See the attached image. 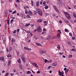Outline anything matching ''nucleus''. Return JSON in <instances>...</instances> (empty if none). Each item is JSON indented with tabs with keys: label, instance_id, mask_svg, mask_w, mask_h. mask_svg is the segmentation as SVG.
Masks as SVG:
<instances>
[{
	"label": "nucleus",
	"instance_id": "nucleus-1",
	"mask_svg": "<svg viewBox=\"0 0 76 76\" xmlns=\"http://www.w3.org/2000/svg\"><path fill=\"white\" fill-rule=\"evenodd\" d=\"M37 12L39 15H40V16H41L42 15V12L41 9L38 8H37Z\"/></svg>",
	"mask_w": 76,
	"mask_h": 76
},
{
	"label": "nucleus",
	"instance_id": "nucleus-2",
	"mask_svg": "<svg viewBox=\"0 0 76 76\" xmlns=\"http://www.w3.org/2000/svg\"><path fill=\"white\" fill-rule=\"evenodd\" d=\"M63 12L64 14L65 15L66 17H67V18H68V19H70V15L67 12L65 11H64Z\"/></svg>",
	"mask_w": 76,
	"mask_h": 76
},
{
	"label": "nucleus",
	"instance_id": "nucleus-3",
	"mask_svg": "<svg viewBox=\"0 0 76 76\" xmlns=\"http://www.w3.org/2000/svg\"><path fill=\"white\" fill-rule=\"evenodd\" d=\"M21 59L24 63H25V56H24L23 55H22L21 56Z\"/></svg>",
	"mask_w": 76,
	"mask_h": 76
},
{
	"label": "nucleus",
	"instance_id": "nucleus-4",
	"mask_svg": "<svg viewBox=\"0 0 76 76\" xmlns=\"http://www.w3.org/2000/svg\"><path fill=\"white\" fill-rule=\"evenodd\" d=\"M37 32H41V28L40 26L38 27L37 29Z\"/></svg>",
	"mask_w": 76,
	"mask_h": 76
},
{
	"label": "nucleus",
	"instance_id": "nucleus-5",
	"mask_svg": "<svg viewBox=\"0 0 76 76\" xmlns=\"http://www.w3.org/2000/svg\"><path fill=\"white\" fill-rule=\"evenodd\" d=\"M5 17H7V15H8V12L7 10H5Z\"/></svg>",
	"mask_w": 76,
	"mask_h": 76
},
{
	"label": "nucleus",
	"instance_id": "nucleus-6",
	"mask_svg": "<svg viewBox=\"0 0 76 76\" xmlns=\"http://www.w3.org/2000/svg\"><path fill=\"white\" fill-rule=\"evenodd\" d=\"M32 64L33 66H35L36 67H38V65H37V64L36 63H33Z\"/></svg>",
	"mask_w": 76,
	"mask_h": 76
},
{
	"label": "nucleus",
	"instance_id": "nucleus-7",
	"mask_svg": "<svg viewBox=\"0 0 76 76\" xmlns=\"http://www.w3.org/2000/svg\"><path fill=\"white\" fill-rule=\"evenodd\" d=\"M57 62H55L53 63L52 64V66H57Z\"/></svg>",
	"mask_w": 76,
	"mask_h": 76
},
{
	"label": "nucleus",
	"instance_id": "nucleus-8",
	"mask_svg": "<svg viewBox=\"0 0 76 76\" xmlns=\"http://www.w3.org/2000/svg\"><path fill=\"white\" fill-rule=\"evenodd\" d=\"M42 20L41 19H40L37 20V23H41V22H42Z\"/></svg>",
	"mask_w": 76,
	"mask_h": 76
},
{
	"label": "nucleus",
	"instance_id": "nucleus-9",
	"mask_svg": "<svg viewBox=\"0 0 76 76\" xmlns=\"http://www.w3.org/2000/svg\"><path fill=\"white\" fill-rule=\"evenodd\" d=\"M28 14L29 15H30V16H32V12L31 11L29 10L28 11Z\"/></svg>",
	"mask_w": 76,
	"mask_h": 76
},
{
	"label": "nucleus",
	"instance_id": "nucleus-10",
	"mask_svg": "<svg viewBox=\"0 0 76 76\" xmlns=\"http://www.w3.org/2000/svg\"><path fill=\"white\" fill-rule=\"evenodd\" d=\"M64 20L66 23L67 25L69 24V22L68 21H67L66 19H64Z\"/></svg>",
	"mask_w": 76,
	"mask_h": 76
},
{
	"label": "nucleus",
	"instance_id": "nucleus-11",
	"mask_svg": "<svg viewBox=\"0 0 76 76\" xmlns=\"http://www.w3.org/2000/svg\"><path fill=\"white\" fill-rule=\"evenodd\" d=\"M36 4L37 7H38V6H39V2L38 1H37L36 2Z\"/></svg>",
	"mask_w": 76,
	"mask_h": 76
},
{
	"label": "nucleus",
	"instance_id": "nucleus-12",
	"mask_svg": "<svg viewBox=\"0 0 76 76\" xmlns=\"http://www.w3.org/2000/svg\"><path fill=\"white\" fill-rule=\"evenodd\" d=\"M58 73H59V75L60 76H61V75L62 74V73L61 72V71H60V70H59L58 71Z\"/></svg>",
	"mask_w": 76,
	"mask_h": 76
},
{
	"label": "nucleus",
	"instance_id": "nucleus-13",
	"mask_svg": "<svg viewBox=\"0 0 76 76\" xmlns=\"http://www.w3.org/2000/svg\"><path fill=\"white\" fill-rule=\"evenodd\" d=\"M24 49H25V50H31V49H29L26 47H24Z\"/></svg>",
	"mask_w": 76,
	"mask_h": 76
},
{
	"label": "nucleus",
	"instance_id": "nucleus-14",
	"mask_svg": "<svg viewBox=\"0 0 76 76\" xmlns=\"http://www.w3.org/2000/svg\"><path fill=\"white\" fill-rule=\"evenodd\" d=\"M31 6H34V2H33L32 0H31Z\"/></svg>",
	"mask_w": 76,
	"mask_h": 76
},
{
	"label": "nucleus",
	"instance_id": "nucleus-15",
	"mask_svg": "<svg viewBox=\"0 0 76 76\" xmlns=\"http://www.w3.org/2000/svg\"><path fill=\"white\" fill-rule=\"evenodd\" d=\"M18 63L19 64L21 63V61H20V59H19L18 60Z\"/></svg>",
	"mask_w": 76,
	"mask_h": 76
},
{
	"label": "nucleus",
	"instance_id": "nucleus-16",
	"mask_svg": "<svg viewBox=\"0 0 76 76\" xmlns=\"http://www.w3.org/2000/svg\"><path fill=\"white\" fill-rule=\"evenodd\" d=\"M69 69H67L65 71V74H66L67 73V72H69Z\"/></svg>",
	"mask_w": 76,
	"mask_h": 76
},
{
	"label": "nucleus",
	"instance_id": "nucleus-17",
	"mask_svg": "<svg viewBox=\"0 0 76 76\" xmlns=\"http://www.w3.org/2000/svg\"><path fill=\"white\" fill-rule=\"evenodd\" d=\"M50 37H51V36H48V37L47 38V40H48V39H50Z\"/></svg>",
	"mask_w": 76,
	"mask_h": 76
},
{
	"label": "nucleus",
	"instance_id": "nucleus-18",
	"mask_svg": "<svg viewBox=\"0 0 76 76\" xmlns=\"http://www.w3.org/2000/svg\"><path fill=\"white\" fill-rule=\"evenodd\" d=\"M10 61H10V60H9V61H8V66H9V65H10Z\"/></svg>",
	"mask_w": 76,
	"mask_h": 76
},
{
	"label": "nucleus",
	"instance_id": "nucleus-19",
	"mask_svg": "<svg viewBox=\"0 0 76 76\" xmlns=\"http://www.w3.org/2000/svg\"><path fill=\"white\" fill-rule=\"evenodd\" d=\"M12 47H10L9 51H12Z\"/></svg>",
	"mask_w": 76,
	"mask_h": 76
},
{
	"label": "nucleus",
	"instance_id": "nucleus-20",
	"mask_svg": "<svg viewBox=\"0 0 76 76\" xmlns=\"http://www.w3.org/2000/svg\"><path fill=\"white\" fill-rule=\"evenodd\" d=\"M73 15L74 16V18H75L76 19V14H75V13H74L73 14Z\"/></svg>",
	"mask_w": 76,
	"mask_h": 76
},
{
	"label": "nucleus",
	"instance_id": "nucleus-21",
	"mask_svg": "<svg viewBox=\"0 0 76 76\" xmlns=\"http://www.w3.org/2000/svg\"><path fill=\"white\" fill-rule=\"evenodd\" d=\"M36 44L38 45V46H41V44L37 43H36Z\"/></svg>",
	"mask_w": 76,
	"mask_h": 76
},
{
	"label": "nucleus",
	"instance_id": "nucleus-22",
	"mask_svg": "<svg viewBox=\"0 0 76 76\" xmlns=\"http://www.w3.org/2000/svg\"><path fill=\"white\" fill-rule=\"evenodd\" d=\"M17 12V11L16 10L14 11L12 13V14L13 15L14 14H15Z\"/></svg>",
	"mask_w": 76,
	"mask_h": 76
},
{
	"label": "nucleus",
	"instance_id": "nucleus-23",
	"mask_svg": "<svg viewBox=\"0 0 76 76\" xmlns=\"http://www.w3.org/2000/svg\"><path fill=\"white\" fill-rule=\"evenodd\" d=\"M7 20V24L8 25H9V20Z\"/></svg>",
	"mask_w": 76,
	"mask_h": 76
},
{
	"label": "nucleus",
	"instance_id": "nucleus-24",
	"mask_svg": "<svg viewBox=\"0 0 76 76\" xmlns=\"http://www.w3.org/2000/svg\"><path fill=\"white\" fill-rule=\"evenodd\" d=\"M73 57V55H69L68 56V58H71V57Z\"/></svg>",
	"mask_w": 76,
	"mask_h": 76
},
{
	"label": "nucleus",
	"instance_id": "nucleus-25",
	"mask_svg": "<svg viewBox=\"0 0 76 76\" xmlns=\"http://www.w3.org/2000/svg\"><path fill=\"white\" fill-rule=\"evenodd\" d=\"M57 36L58 38H59L60 36V33H58Z\"/></svg>",
	"mask_w": 76,
	"mask_h": 76
},
{
	"label": "nucleus",
	"instance_id": "nucleus-26",
	"mask_svg": "<svg viewBox=\"0 0 76 76\" xmlns=\"http://www.w3.org/2000/svg\"><path fill=\"white\" fill-rule=\"evenodd\" d=\"M48 7H48V6H46L45 7V9H47Z\"/></svg>",
	"mask_w": 76,
	"mask_h": 76
},
{
	"label": "nucleus",
	"instance_id": "nucleus-27",
	"mask_svg": "<svg viewBox=\"0 0 76 76\" xmlns=\"http://www.w3.org/2000/svg\"><path fill=\"white\" fill-rule=\"evenodd\" d=\"M7 57H12V55L10 54H8L7 56Z\"/></svg>",
	"mask_w": 76,
	"mask_h": 76
},
{
	"label": "nucleus",
	"instance_id": "nucleus-28",
	"mask_svg": "<svg viewBox=\"0 0 76 76\" xmlns=\"http://www.w3.org/2000/svg\"><path fill=\"white\" fill-rule=\"evenodd\" d=\"M19 67L20 69H22V65L21 64H19Z\"/></svg>",
	"mask_w": 76,
	"mask_h": 76
},
{
	"label": "nucleus",
	"instance_id": "nucleus-29",
	"mask_svg": "<svg viewBox=\"0 0 76 76\" xmlns=\"http://www.w3.org/2000/svg\"><path fill=\"white\" fill-rule=\"evenodd\" d=\"M27 18H31V16H29V15H27L26 16Z\"/></svg>",
	"mask_w": 76,
	"mask_h": 76
},
{
	"label": "nucleus",
	"instance_id": "nucleus-30",
	"mask_svg": "<svg viewBox=\"0 0 76 76\" xmlns=\"http://www.w3.org/2000/svg\"><path fill=\"white\" fill-rule=\"evenodd\" d=\"M39 52L41 53V54H42V53H44V52H43V51L42 50H40Z\"/></svg>",
	"mask_w": 76,
	"mask_h": 76
},
{
	"label": "nucleus",
	"instance_id": "nucleus-31",
	"mask_svg": "<svg viewBox=\"0 0 76 76\" xmlns=\"http://www.w3.org/2000/svg\"><path fill=\"white\" fill-rule=\"evenodd\" d=\"M30 25V23H28L27 24H26L25 25V26H29Z\"/></svg>",
	"mask_w": 76,
	"mask_h": 76
},
{
	"label": "nucleus",
	"instance_id": "nucleus-32",
	"mask_svg": "<svg viewBox=\"0 0 76 76\" xmlns=\"http://www.w3.org/2000/svg\"><path fill=\"white\" fill-rule=\"evenodd\" d=\"M65 32H69V30H68V29H65Z\"/></svg>",
	"mask_w": 76,
	"mask_h": 76
},
{
	"label": "nucleus",
	"instance_id": "nucleus-33",
	"mask_svg": "<svg viewBox=\"0 0 76 76\" xmlns=\"http://www.w3.org/2000/svg\"><path fill=\"white\" fill-rule=\"evenodd\" d=\"M57 48L59 49V50H60V45H58L57 46Z\"/></svg>",
	"mask_w": 76,
	"mask_h": 76
},
{
	"label": "nucleus",
	"instance_id": "nucleus-34",
	"mask_svg": "<svg viewBox=\"0 0 76 76\" xmlns=\"http://www.w3.org/2000/svg\"><path fill=\"white\" fill-rule=\"evenodd\" d=\"M64 53L63 52H62V53H58V55H63V54Z\"/></svg>",
	"mask_w": 76,
	"mask_h": 76
},
{
	"label": "nucleus",
	"instance_id": "nucleus-35",
	"mask_svg": "<svg viewBox=\"0 0 76 76\" xmlns=\"http://www.w3.org/2000/svg\"><path fill=\"white\" fill-rule=\"evenodd\" d=\"M17 32L18 33V32H20V30L19 29H17Z\"/></svg>",
	"mask_w": 76,
	"mask_h": 76
},
{
	"label": "nucleus",
	"instance_id": "nucleus-36",
	"mask_svg": "<svg viewBox=\"0 0 76 76\" xmlns=\"http://www.w3.org/2000/svg\"><path fill=\"white\" fill-rule=\"evenodd\" d=\"M34 13L35 15H37V12L36 11H34Z\"/></svg>",
	"mask_w": 76,
	"mask_h": 76
},
{
	"label": "nucleus",
	"instance_id": "nucleus-37",
	"mask_svg": "<svg viewBox=\"0 0 76 76\" xmlns=\"http://www.w3.org/2000/svg\"><path fill=\"white\" fill-rule=\"evenodd\" d=\"M15 40H14V39L12 38V40H11V42H15Z\"/></svg>",
	"mask_w": 76,
	"mask_h": 76
},
{
	"label": "nucleus",
	"instance_id": "nucleus-38",
	"mask_svg": "<svg viewBox=\"0 0 76 76\" xmlns=\"http://www.w3.org/2000/svg\"><path fill=\"white\" fill-rule=\"evenodd\" d=\"M69 36H71V37H72V33H69Z\"/></svg>",
	"mask_w": 76,
	"mask_h": 76
},
{
	"label": "nucleus",
	"instance_id": "nucleus-39",
	"mask_svg": "<svg viewBox=\"0 0 76 76\" xmlns=\"http://www.w3.org/2000/svg\"><path fill=\"white\" fill-rule=\"evenodd\" d=\"M55 10H56V12H59V10H58L57 9V8Z\"/></svg>",
	"mask_w": 76,
	"mask_h": 76
},
{
	"label": "nucleus",
	"instance_id": "nucleus-40",
	"mask_svg": "<svg viewBox=\"0 0 76 76\" xmlns=\"http://www.w3.org/2000/svg\"><path fill=\"white\" fill-rule=\"evenodd\" d=\"M53 8H54V9H55V10L56 9H57V7H56V6H53Z\"/></svg>",
	"mask_w": 76,
	"mask_h": 76
},
{
	"label": "nucleus",
	"instance_id": "nucleus-41",
	"mask_svg": "<svg viewBox=\"0 0 76 76\" xmlns=\"http://www.w3.org/2000/svg\"><path fill=\"white\" fill-rule=\"evenodd\" d=\"M27 74H30V71H28L26 72Z\"/></svg>",
	"mask_w": 76,
	"mask_h": 76
},
{
	"label": "nucleus",
	"instance_id": "nucleus-42",
	"mask_svg": "<svg viewBox=\"0 0 76 76\" xmlns=\"http://www.w3.org/2000/svg\"><path fill=\"white\" fill-rule=\"evenodd\" d=\"M34 38L35 39H36V40L38 39V38L35 36H34Z\"/></svg>",
	"mask_w": 76,
	"mask_h": 76
},
{
	"label": "nucleus",
	"instance_id": "nucleus-43",
	"mask_svg": "<svg viewBox=\"0 0 76 76\" xmlns=\"http://www.w3.org/2000/svg\"><path fill=\"white\" fill-rule=\"evenodd\" d=\"M26 33H28V34H29V33H30V31H26Z\"/></svg>",
	"mask_w": 76,
	"mask_h": 76
},
{
	"label": "nucleus",
	"instance_id": "nucleus-44",
	"mask_svg": "<svg viewBox=\"0 0 76 76\" xmlns=\"http://www.w3.org/2000/svg\"><path fill=\"white\" fill-rule=\"evenodd\" d=\"M17 32L16 30H15L14 31V32H13V34H15V33H16Z\"/></svg>",
	"mask_w": 76,
	"mask_h": 76
},
{
	"label": "nucleus",
	"instance_id": "nucleus-45",
	"mask_svg": "<svg viewBox=\"0 0 76 76\" xmlns=\"http://www.w3.org/2000/svg\"><path fill=\"white\" fill-rule=\"evenodd\" d=\"M13 21V19H12L11 20L10 23H12V22Z\"/></svg>",
	"mask_w": 76,
	"mask_h": 76
},
{
	"label": "nucleus",
	"instance_id": "nucleus-46",
	"mask_svg": "<svg viewBox=\"0 0 76 76\" xmlns=\"http://www.w3.org/2000/svg\"><path fill=\"white\" fill-rule=\"evenodd\" d=\"M31 27H34V24H31Z\"/></svg>",
	"mask_w": 76,
	"mask_h": 76
},
{
	"label": "nucleus",
	"instance_id": "nucleus-47",
	"mask_svg": "<svg viewBox=\"0 0 76 76\" xmlns=\"http://www.w3.org/2000/svg\"><path fill=\"white\" fill-rule=\"evenodd\" d=\"M4 57H2V60L1 61H4Z\"/></svg>",
	"mask_w": 76,
	"mask_h": 76
},
{
	"label": "nucleus",
	"instance_id": "nucleus-48",
	"mask_svg": "<svg viewBox=\"0 0 76 76\" xmlns=\"http://www.w3.org/2000/svg\"><path fill=\"white\" fill-rule=\"evenodd\" d=\"M75 39V37H73L72 38V39L73 40H74V39Z\"/></svg>",
	"mask_w": 76,
	"mask_h": 76
},
{
	"label": "nucleus",
	"instance_id": "nucleus-49",
	"mask_svg": "<svg viewBox=\"0 0 76 76\" xmlns=\"http://www.w3.org/2000/svg\"><path fill=\"white\" fill-rule=\"evenodd\" d=\"M42 0H41V2H40V4H41V5H42Z\"/></svg>",
	"mask_w": 76,
	"mask_h": 76
},
{
	"label": "nucleus",
	"instance_id": "nucleus-50",
	"mask_svg": "<svg viewBox=\"0 0 76 76\" xmlns=\"http://www.w3.org/2000/svg\"><path fill=\"white\" fill-rule=\"evenodd\" d=\"M58 32H59V33H60V34H61V31L60 30H58Z\"/></svg>",
	"mask_w": 76,
	"mask_h": 76
},
{
	"label": "nucleus",
	"instance_id": "nucleus-51",
	"mask_svg": "<svg viewBox=\"0 0 76 76\" xmlns=\"http://www.w3.org/2000/svg\"><path fill=\"white\" fill-rule=\"evenodd\" d=\"M47 61H48L47 60L45 59V62L47 63Z\"/></svg>",
	"mask_w": 76,
	"mask_h": 76
},
{
	"label": "nucleus",
	"instance_id": "nucleus-52",
	"mask_svg": "<svg viewBox=\"0 0 76 76\" xmlns=\"http://www.w3.org/2000/svg\"><path fill=\"white\" fill-rule=\"evenodd\" d=\"M37 73H38V74L40 73V72L39 71H37Z\"/></svg>",
	"mask_w": 76,
	"mask_h": 76
},
{
	"label": "nucleus",
	"instance_id": "nucleus-53",
	"mask_svg": "<svg viewBox=\"0 0 76 76\" xmlns=\"http://www.w3.org/2000/svg\"><path fill=\"white\" fill-rule=\"evenodd\" d=\"M76 50H75V49H72V51H75Z\"/></svg>",
	"mask_w": 76,
	"mask_h": 76
},
{
	"label": "nucleus",
	"instance_id": "nucleus-54",
	"mask_svg": "<svg viewBox=\"0 0 76 76\" xmlns=\"http://www.w3.org/2000/svg\"><path fill=\"white\" fill-rule=\"evenodd\" d=\"M16 1L18 2V3H20V1L19 0H17Z\"/></svg>",
	"mask_w": 76,
	"mask_h": 76
},
{
	"label": "nucleus",
	"instance_id": "nucleus-55",
	"mask_svg": "<svg viewBox=\"0 0 76 76\" xmlns=\"http://www.w3.org/2000/svg\"><path fill=\"white\" fill-rule=\"evenodd\" d=\"M64 74V72H62V74L61 75V76H64V75H63Z\"/></svg>",
	"mask_w": 76,
	"mask_h": 76
},
{
	"label": "nucleus",
	"instance_id": "nucleus-56",
	"mask_svg": "<svg viewBox=\"0 0 76 76\" xmlns=\"http://www.w3.org/2000/svg\"><path fill=\"white\" fill-rule=\"evenodd\" d=\"M59 22L60 23H62V21H61V20H60L59 21Z\"/></svg>",
	"mask_w": 76,
	"mask_h": 76
},
{
	"label": "nucleus",
	"instance_id": "nucleus-57",
	"mask_svg": "<svg viewBox=\"0 0 76 76\" xmlns=\"http://www.w3.org/2000/svg\"><path fill=\"white\" fill-rule=\"evenodd\" d=\"M43 31H46V29L45 28H44L43 29Z\"/></svg>",
	"mask_w": 76,
	"mask_h": 76
},
{
	"label": "nucleus",
	"instance_id": "nucleus-58",
	"mask_svg": "<svg viewBox=\"0 0 76 76\" xmlns=\"http://www.w3.org/2000/svg\"><path fill=\"white\" fill-rule=\"evenodd\" d=\"M14 75H13V74L12 73H10V75L11 76H13Z\"/></svg>",
	"mask_w": 76,
	"mask_h": 76
},
{
	"label": "nucleus",
	"instance_id": "nucleus-59",
	"mask_svg": "<svg viewBox=\"0 0 76 76\" xmlns=\"http://www.w3.org/2000/svg\"><path fill=\"white\" fill-rule=\"evenodd\" d=\"M8 75H9V73L7 72V73L5 75H6V76H8Z\"/></svg>",
	"mask_w": 76,
	"mask_h": 76
},
{
	"label": "nucleus",
	"instance_id": "nucleus-60",
	"mask_svg": "<svg viewBox=\"0 0 76 76\" xmlns=\"http://www.w3.org/2000/svg\"><path fill=\"white\" fill-rule=\"evenodd\" d=\"M45 3H46L45 1H44L43 3V4H45Z\"/></svg>",
	"mask_w": 76,
	"mask_h": 76
},
{
	"label": "nucleus",
	"instance_id": "nucleus-61",
	"mask_svg": "<svg viewBox=\"0 0 76 76\" xmlns=\"http://www.w3.org/2000/svg\"><path fill=\"white\" fill-rule=\"evenodd\" d=\"M9 12H10V13H11L12 12V10H9Z\"/></svg>",
	"mask_w": 76,
	"mask_h": 76
},
{
	"label": "nucleus",
	"instance_id": "nucleus-62",
	"mask_svg": "<svg viewBox=\"0 0 76 76\" xmlns=\"http://www.w3.org/2000/svg\"><path fill=\"white\" fill-rule=\"evenodd\" d=\"M25 13L26 14H27L28 13V11H26Z\"/></svg>",
	"mask_w": 76,
	"mask_h": 76
},
{
	"label": "nucleus",
	"instance_id": "nucleus-63",
	"mask_svg": "<svg viewBox=\"0 0 76 76\" xmlns=\"http://www.w3.org/2000/svg\"><path fill=\"white\" fill-rule=\"evenodd\" d=\"M68 44L69 45H71V43L70 42H69L68 43Z\"/></svg>",
	"mask_w": 76,
	"mask_h": 76
},
{
	"label": "nucleus",
	"instance_id": "nucleus-64",
	"mask_svg": "<svg viewBox=\"0 0 76 76\" xmlns=\"http://www.w3.org/2000/svg\"><path fill=\"white\" fill-rule=\"evenodd\" d=\"M44 23H47V21H45L43 22Z\"/></svg>",
	"mask_w": 76,
	"mask_h": 76
}]
</instances>
